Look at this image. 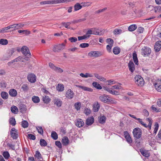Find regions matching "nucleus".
I'll use <instances>...</instances> for the list:
<instances>
[{
	"label": "nucleus",
	"instance_id": "3",
	"mask_svg": "<svg viewBox=\"0 0 161 161\" xmlns=\"http://www.w3.org/2000/svg\"><path fill=\"white\" fill-rule=\"evenodd\" d=\"M136 83L139 86H142L144 84V81L142 77L140 75H136L135 77Z\"/></svg>",
	"mask_w": 161,
	"mask_h": 161
},
{
	"label": "nucleus",
	"instance_id": "29",
	"mask_svg": "<svg viewBox=\"0 0 161 161\" xmlns=\"http://www.w3.org/2000/svg\"><path fill=\"white\" fill-rule=\"evenodd\" d=\"M2 97L4 99H7L8 98V93L5 92H3L1 93Z\"/></svg>",
	"mask_w": 161,
	"mask_h": 161
},
{
	"label": "nucleus",
	"instance_id": "59",
	"mask_svg": "<svg viewBox=\"0 0 161 161\" xmlns=\"http://www.w3.org/2000/svg\"><path fill=\"white\" fill-rule=\"evenodd\" d=\"M54 70L58 72L62 73L63 72V70L58 67L55 66V68L54 69Z\"/></svg>",
	"mask_w": 161,
	"mask_h": 161
},
{
	"label": "nucleus",
	"instance_id": "27",
	"mask_svg": "<svg viewBox=\"0 0 161 161\" xmlns=\"http://www.w3.org/2000/svg\"><path fill=\"white\" fill-rule=\"evenodd\" d=\"M74 8L75 11H77L81 9L82 7L81 5H80L79 3H77L75 5Z\"/></svg>",
	"mask_w": 161,
	"mask_h": 161
},
{
	"label": "nucleus",
	"instance_id": "36",
	"mask_svg": "<svg viewBox=\"0 0 161 161\" xmlns=\"http://www.w3.org/2000/svg\"><path fill=\"white\" fill-rule=\"evenodd\" d=\"M146 120L148 121L149 122V123L147 126L149 127L150 130L151 129V126L153 123V120L152 118H148L146 119Z\"/></svg>",
	"mask_w": 161,
	"mask_h": 161
},
{
	"label": "nucleus",
	"instance_id": "13",
	"mask_svg": "<svg viewBox=\"0 0 161 161\" xmlns=\"http://www.w3.org/2000/svg\"><path fill=\"white\" fill-rule=\"evenodd\" d=\"M99 99L101 101L105 103H108L109 97L106 95H103L100 96L99 97Z\"/></svg>",
	"mask_w": 161,
	"mask_h": 161
},
{
	"label": "nucleus",
	"instance_id": "43",
	"mask_svg": "<svg viewBox=\"0 0 161 161\" xmlns=\"http://www.w3.org/2000/svg\"><path fill=\"white\" fill-rule=\"evenodd\" d=\"M154 129L153 133L155 135L156 134L159 127V124L158 122H155L154 125Z\"/></svg>",
	"mask_w": 161,
	"mask_h": 161
},
{
	"label": "nucleus",
	"instance_id": "49",
	"mask_svg": "<svg viewBox=\"0 0 161 161\" xmlns=\"http://www.w3.org/2000/svg\"><path fill=\"white\" fill-rule=\"evenodd\" d=\"M3 155L6 159H8L10 157L8 151L4 152L3 153Z\"/></svg>",
	"mask_w": 161,
	"mask_h": 161
},
{
	"label": "nucleus",
	"instance_id": "44",
	"mask_svg": "<svg viewBox=\"0 0 161 161\" xmlns=\"http://www.w3.org/2000/svg\"><path fill=\"white\" fill-rule=\"evenodd\" d=\"M42 99L43 101L46 103H48L50 101V99L48 96H45L43 97Z\"/></svg>",
	"mask_w": 161,
	"mask_h": 161
},
{
	"label": "nucleus",
	"instance_id": "25",
	"mask_svg": "<svg viewBox=\"0 0 161 161\" xmlns=\"http://www.w3.org/2000/svg\"><path fill=\"white\" fill-rule=\"evenodd\" d=\"M57 90L59 92H62L64 90V87L63 84H58L56 87Z\"/></svg>",
	"mask_w": 161,
	"mask_h": 161
},
{
	"label": "nucleus",
	"instance_id": "38",
	"mask_svg": "<svg viewBox=\"0 0 161 161\" xmlns=\"http://www.w3.org/2000/svg\"><path fill=\"white\" fill-rule=\"evenodd\" d=\"M122 32V31L121 29H115L113 31V33L114 35L120 34Z\"/></svg>",
	"mask_w": 161,
	"mask_h": 161
},
{
	"label": "nucleus",
	"instance_id": "30",
	"mask_svg": "<svg viewBox=\"0 0 161 161\" xmlns=\"http://www.w3.org/2000/svg\"><path fill=\"white\" fill-rule=\"evenodd\" d=\"M71 23H72L71 22H62L61 24L63 26L66 28L67 29H70V27H69V26L70 25Z\"/></svg>",
	"mask_w": 161,
	"mask_h": 161
},
{
	"label": "nucleus",
	"instance_id": "28",
	"mask_svg": "<svg viewBox=\"0 0 161 161\" xmlns=\"http://www.w3.org/2000/svg\"><path fill=\"white\" fill-rule=\"evenodd\" d=\"M11 110L12 113L16 114L18 112V109L17 107L15 106H12L11 108Z\"/></svg>",
	"mask_w": 161,
	"mask_h": 161
},
{
	"label": "nucleus",
	"instance_id": "64",
	"mask_svg": "<svg viewBox=\"0 0 161 161\" xmlns=\"http://www.w3.org/2000/svg\"><path fill=\"white\" fill-rule=\"evenodd\" d=\"M55 145L59 148L62 147V145L61 143L59 141H56L55 142Z\"/></svg>",
	"mask_w": 161,
	"mask_h": 161
},
{
	"label": "nucleus",
	"instance_id": "10",
	"mask_svg": "<svg viewBox=\"0 0 161 161\" xmlns=\"http://www.w3.org/2000/svg\"><path fill=\"white\" fill-rule=\"evenodd\" d=\"M21 51L22 53L25 56L29 54L30 56H31V53L29 48L26 46H23L22 47L21 49Z\"/></svg>",
	"mask_w": 161,
	"mask_h": 161
},
{
	"label": "nucleus",
	"instance_id": "53",
	"mask_svg": "<svg viewBox=\"0 0 161 161\" xmlns=\"http://www.w3.org/2000/svg\"><path fill=\"white\" fill-rule=\"evenodd\" d=\"M74 0H57V3H60L65 2H71Z\"/></svg>",
	"mask_w": 161,
	"mask_h": 161
},
{
	"label": "nucleus",
	"instance_id": "15",
	"mask_svg": "<svg viewBox=\"0 0 161 161\" xmlns=\"http://www.w3.org/2000/svg\"><path fill=\"white\" fill-rule=\"evenodd\" d=\"M128 66L129 70L131 73H133L135 69L134 64L132 61H130L128 64Z\"/></svg>",
	"mask_w": 161,
	"mask_h": 161
},
{
	"label": "nucleus",
	"instance_id": "46",
	"mask_svg": "<svg viewBox=\"0 0 161 161\" xmlns=\"http://www.w3.org/2000/svg\"><path fill=\"white\" fill-rule=\"evenodd\" d=\"M92 3L90 2H82L80 3L82 7H88L90 6Z\"/></svg>",
	"mask_w": 161,
	"mask_h": 161
},
{
	"label": "nucleus",
	"instance_id": "2",
	"mask_svg": "<svg viewBox=\"0 0 161 161\" xmlns=\"http://www.w3.org/2000/svg\"><path fill=\"white\" fill-rule=\"evenodd\" d=\"M14 51V49L13 48L8 50V52L3 55L1 60L3 61L8 60L12 55Z\"/></svg>",
	"mask_w": 161,
	"mask_h": 161
},
{
	"label": "nucleus",
	"instance_id": "32",
	"mask_svg": "<svg viewBox=\"0 0 161 161\" xmlns=\"http://www.w3.org/2000/svg\"><path fill=\"white\" fill-rule=\"evenodd\" d=\"M137 28V26L136 25H132L128 27V30L130 31H132L135 30Z\"/></svg>",
	"mask_w": 161,
	"mask_h": 161
},
{
	"label": "nucleus",
	"instance_id": "5",
	"mask_svg": "<svg viewBox=\"0 0 161 161\" xmlns=\"http://www.w3.org/2000/svg\"><path fill=\"white\" fill-rule=\"evenodd\" d=\"M151 53V50L149 47L145 46L141 49V53L144 56H149Z\"/></svg>",
	"mask_w": 161,
	"mask_h": 161
},
{
	"label": "nucleus",
	"instance_id": "23",
	"mask_svg": "<svg viewBox=\"0 0 161 161\" xmlns=\"http://www.w3.org/2000/svg\"><path fill=\"white\" fill-rule=\"evenodd\" d=\"M54 103L58 107H59L62 105V102L60 99L55 98L54 99Z\"/></svg>",
	"mask_w": 161,
	"mask_h": 161
},
{
	"label": "nucleus",
	"instance_id": "21",
	"mask_svg": "<svg viewBox=\"0 0 161 161\" xmlns=\"http://www.w3.org/2000/svg\"><path fill=\"white\" fill-rule=\"evenodd\" d=\"M9 94L12 97H16L17 94V92L14 89H10L9 92Z\"/></svg>",
	"mask_w": 161,
	"mask_h": 161
},
{
	"label": "nucleus",
	"instance_id": "62",
	"mask_svg": "<svg viewBox=\"0 0 161 161\" xmlns=\"http://www.w3.org/2000/svg\"><path fill=\"white\" fill-rule=\"evenodd\" d=\"M69 40L71 42H75L77 40V39L75 37H71L69 38Z\"/></svg>",
	"mask_w": 161,
	"mask_h": 161
},
{
	"label": "nucleus",
	"instance_id": "40",
	"mask_svg": "<svg viewBox=\"0 0 161 161\" xmlns=\"http://www.w3.org/2000/svg\"><path fill=\"white\" fill-rule=\"evenodd\" d=\"M141 153L144 156L148 157L150 155L149 153H147V151H146L145 150H144L143 149H142L140 151Z\"/></svg>",
	"mask_w": 161,
	"mask_h": 161
},
{
	"label": "nucleus",
	"instance_id": "57",
	"mask_svg": "<svg viewBox=\"0 0 161 161\" xmlns=\"http://www.w3.org/2000/svg\"><path fill=\"white\" fill-rule=\"evenodd\" d=\"M27 137L31 140H34L36 139L35 136L31 134H28Z\"/></svg>",
	"mask_w": 161,
	"mask_h": 161
},
{
	"label": "nucleus",
	"instance_id": "26",
	"mask_svg": "<svg viewBox=\"0 0 161 161\" xmlns=\"http://www.w3.org/2000/svg\"><path fill=\"white\" fill-rule=\"evenodd\" d=\"M34 156L37 159L39 160L41 159H42V156L40 152L38 151H36L35 154L34 155Z\"/></svg>",
	"mask_w": 161,
	"mask_h": 161
},
{
	"label": "nucleus",
	"instance_id": "50",
	"mask_svg": "<svg viewBox=\"0 0 161 161\" xmlns=\"http://www.w3.org/2000/svg\"><path fill=\"white\" fill-rule=\"evenodd\" d=\"M90 36L88 35L87 36L85 35L82 36H79L78 37V39L79 41H80L83 39H85L87 38H89Z\"/></svg>",
	"mask_w": 161,
	"mask_h": 161
},
{
	"label": "nucleus",
	"instance_id": "51",
	"mask_svg": "<svg viewBox=\"0 0 161 161\" xmlns=\"http://www.w3.org/2000/svg\"><path fill=\"white\" fill-rule=\"evenodd\" d=\"M95 76L99 80H102V81H105L106 80V79L103 77L99 75L98 74H94Z\"/></svg>",
	"mask_w": 161,
	"mask_h": 161
},
{
	"label": "nucleus",
	"instance_id": "19",
	"mask_svg": "<svg viewBox=\"0 0 161 161\" xmlns=\"http://www.w3.org/2000/svg\"><path fill=\"white\" fill-rule=\"evenodd\" d=\"M61 142L64 146H67L69 143V141L68 137L65 136L63 137Z\"/></svg>",
	"mask_w": 161,
	"mask_h": 161
},
{
	"label": "nucleus",
	"instance_id": "16",
	"mask_svg": "<svg viewBox=\"0 0 161 161\" xmlns=\"http://www.w3.org/2000/svg\"><path fill=\"white\" fill-rule=\"evenodd\" d=\"M161 47V41H158L156 42L154 46V49L155 51L158 52L159 51Z\"/></svg>",
	"mask_w": 161,
	"mask_h": 161
},
{
	"label": "nucleus",
	"instance_id": "1",
	"mask_svg": "<svg viewBox=\"0 0 161 161\" xmlns=\"http://www.w3.org/2000/svg\"><path fill=\"white\" fill-rule=\"evenodd\" d=\"M65 44L64 43L54 45L53 47V51L55 53H59L64 49Z\"/></svg>",
	"mask_w": 161,
	"mask_h": 161
},
{
	"label": "nucleus",
	"instance_id": "63",
	"mask_svg": "<svg viewBox=\"0 0 161 161\" xmlns=\"http://www.w3.org/2000/svg\"><path fill=\"white\" fill-rule=\"evenodd\" d=\"M89 46V44L87 43H83L80 45V47L81 48H85L88 47Z\"/></svg>",
	"mask_w": 161,
	"mask_h": 161
},
{
	"label": "nucleus",
	"instance_id": "34",
	"mask_svg": "<svg viewBox=\"0 0 161 161\" xmlns=\"http://www.w3.org/2000/svg\"><path fill=\"white\" fill-rule=\"evenodd\" d=\"M86 20V18H84L78 19L74 20L71 21V23L73 24H75L79 23L80 22H83Z\"/></svg>",
	"mask_w": 161,
	"mask_h": 161
},
{
	"label": "nucleus",
	"instance_id": "31",
	"mask_svg": "<svg viewBox=\"0 0 161 161\" xmlns=\"http://www.w3.org/2000/svg\"><path fill=\"white\" fill-rule=\"evenodd\" d=\"M92 85L93 86L95 87V88L98 89H102V87L100 86V85L98 84L96 82H93L92 83Z\"/></svg>",
	"mask_w": 161,
	"mask_h": 161
},
{
	"label": "nucleus",
	"instance_id": "48",
	"mask_svg": "<svg viewBox=\"0 0 161 161\" xmlns=\"http://www.w3.org/2000/svg\"><path fill=\"white\" fill-rule=\"evenodd\" d=\"M8 41L6 39H2L0 40V44L2 45H6L8 43Z\"/></svg>",
	"mask_w": 161,
	"mask_h": 161
},
{
	"label": "nucleus",
	"instance_id": "4",
	"mask_svg": "<svg viewBox=\"0 0 161 161\" xmlns=\"http://www.w3.org/2000/svg\"><path fill=\"white\" fill-rule=\"evenodd\" d=\"M133 134L135 138L139 139L142 136V130L139 128H136L133 130Z\"/></svg>",
	"mask_w": 161,
	"mask_h": 161
},
{
	"label": "nucleus",
	"instance_id": "52",
	"mask_svg": "<svg viewBox=\"0 0 161 161\" xmlns=\"http://www.w3.org/2000/svg\"><path fill=\"white\" fill-rule=\"evenodd\" d=\"M74 106L75 108L77 110H79L81 108V103L80 102H77L75 104Z\"/></svg>",
	"mask_w": 161,
	"mask_h": 161
},
{
	"label": "nucleus",
	"instance_id": "17",
	"mask_svg": "<svg viewBox=\"0 0 161 161\" xmlns=\"http://www.w3.org/2000/svg\"><path fill=\"white\" fill-rule=\"evenodd\" d=\"M94 122V119L93 117H88L86 120V125H91Z\"/></svg>",
	"mask_w": 161,
	"mask_h": 161
},
{
	"label": "nucleus",
	"instance_id": "33",
	"mask_svg": "<svg viewBox=\"0 0 161 161\" xmlns=\"http://www.w3.org/2000/svg\"><path fill=\"white\" fill-rule=\"evenodd\" d=\"M32 100L35 103H38L40 102L39 98L36 96H33L32 97Z\"/></svg>",
	"mask_w": 161,
	"mask_h": 161
},
{
	"label": "nucleus",
	"instance_id": "12",
	"mask_svg": "<svg viewBox=\"0 0 161 161\" xmlns=\"http://www.w3.org/2000/svg\"><path fill=\"white\" fill-rule=\"evenodd\" d=\"M74 94L73 92L70 89H69L66 93V97L69 99H72L74 97Z\"/></svg>",
	"mask_w": 161,
	"mask_h": 161
},
{
	"label": "nucleus",
	"instance_id": "7",
	"mask_svg": "<svg viewBox=\"0 0 161 161\" xmlns=\"http://www.w3.org/2000/svg\"><path fill=\"white\" fill-rule=\"evenodd\" d=\"M156 89L159 92H161V80L158 79L153 83Z\"/></svg>",
	"mask_w": 161,
	"mask_h": 161
},
{
	"label": "nucleus",
	"instance_id": "37",
	"mask_svg": "<svg viewBox=\"0 0 161 161\" xmlns=\"http://www.w3.org/2000/svg\"><path fill=\"white\" fill-rule=\"evenodd\" d=\"M92 34L94 35H100V33L98 31L97 29L96 28H92Z\"/></svg>",
	"mask_w": 161,
	"mask_h": 161
},
{
	"label": "nucleus",
	"instance_id": "9",
	"mask_svg": "<svg viewBox=\"0 0 161 161\" xmlns=\"http://www.w3.org/2000/svg\"><path fill=\"white\" fill-rule=\"evenodd\" d=\"M10 135L13 139H16L18 136L17 130L14 128H12L10 131Z\"/></svg>",
	"mask_w": 161,
	"mask_h": 161
},
{
	"label": "nucleus",
	"instance_id": "8",
	"mask_svg": "<svg viewBox=\"0 0 161 161\" xmlns=\"http://www.w3.org/2000/svg\"><path fill=\"white\" fill-rule=\"evenodd\" d=\"M27 79L30 82L32 83H35L36 81V76L33 74H29L28 75Z\"/></svg>",
	"mask_w": 161,
	"mask_h": 161
},
{
	"label": "nucleus",
	"instance_id": "54",
	"mask_svg": "<svg viewBox=\"0 0 161 161\" xmlns=\"http://www.w3.org/2000/svg\"><path fill=\"white\" fill-rule=\"evenodd\" d=\"M22 126L24 128H27L28 126V123L26 120H23L22 122Z\"/></svg>",
	"mask_w": 161,
	"mask_h": 161
},
{
	"label": "nucleus",
	"instance_id": "42",
	"mask_svg": "<svg viewBox=\"0 0 161 161\" xmlns=\"http://www.w3.org/2000/svg\"><path fill=\"white\" fill-rule=\"evenodd\" d=\"M40 145L42 147H45L47 145L46 141L44 139H42L40 141Z\"/></svg>",
	"mask_w": 161,
	"mask_h": 161
},
{
	"label": "nucleus",
	"instance_id": "47",
	"mask_svg": "<svg viewBox=\"0 0 161 161\" xmlns=\"http://www.w3.org/2000/svg\"><path fill=\"white\" fill-rule=\"evenodd\" d=\"M9 123L13 126H14L16 124V121L15 119L13 118H11L9 120Z\"/></svg>",
	"mask_w": 161,
	"mask_h": 161
},
{
	"label": "nucleus",
	"instance_id": "14",
	"mask_svg": "<svg viewBox=\"0 0 161 161\" xmlns=\"http://www.w3.org/2000/svg\"><path fill=\"white\" fill-rule=\"evenodd\" d=\"M76 121L75 125L78 127H81L84 125V122L81 119H78L76 120Z\"/></svg>",
	"mask_w": 161,
	"mask_h": 161
},
{
	"label": "nucleus",
	"instance_id": "41",
	"mask_svg": "<svg viewBox=\"0 0 161 161\" xmlns=\"http://www.w3.org/2000/svg\"><path fill=\"white\" fill-rule=\"evenodd\" d=\"M153 9L155 13H161V6H157L154 7Z\"/></svg>",
	"mask_w": 161,
	"mask_h": 161
},
{
	"label": "nucleus",
	"instance_id": "56",
	"mask_svg": "<svg viewBox=\"0 0 161 161\" xmlns=\"http://www.w3.org/2000/svg\"><path fill=\"white\" fill-rule=\"evenodd\" d=\"M106 42H107L110 45H113L114 44V41L113 40L110 38H107L106 39Z\"/></svg>",
	"mask_w": 161,
	"mask_h": 161
},
{
	"label": "nucleus",
	"instance_id": "45",
	"mask_svg": "<svg viewBox=\"0 0 161 161\" xmlns=\"http://www.w3.org/2000/svg\"><path fill=\"white\" fill-rule=\"evenodd\" d=\"M21 88L24 92H27L29 90V87L27 84L23 85Z\"/></svg>",
	"mask_w": 161,
	"mask_h": 161
},
{
	"label": "nucleus",
	"instance_id": "35",
	"mask_svg": "<svg viewBox=\"0 0 161 161\" xmlns=\"http://www.w3.org/2000/svg\"><path fill=\"white\" fill-rule=\"evenodd\" d=\"M51 137L54 140H57L58 138V135L57 133L54 131H52L51 135Z\"/></svg>",
	"mask_w": 161,
	"mask_h": 161
},
{
	"label": "nucleus",
	"instance_id": "61",
	"mask_svg": "<svg viewBox=\"0 0 161 161\" xmlns=\"http://www.w3.org/2000/svg\"><path fill=\"white\" fill-rule=\"evenodd\" d=\"M151 108L153 110L156 112H159L161 111V110L160 108L158 109L154 105H152L151 107Z\"/></svg>",
	"mask_w": 161,
	"mask_h": 161
},
{
	"label": "nucleus",
	"instance_id": "6",
	"mask_svg": "<svg viewBox=\"0 0 161 161\" xmlns=\"http://www.w3.org/2000/svg\"><path fill=\"white\" fill-rule=\"evenodd\" d=\"M103 55V53L100 51H92L88 53V56L91 57L97 58L100 57Z\"/></svg>",
	"mask_w": 161,
	"mask_h": 161
},
{
	"label": "nucleus",
	"instance_id": "11",
	"mask_svg": "<svg viewBox=\"0 0 161 161\" xmlns=\"http://www.w3.org/2000/svg\"><path fill=\"white\" fill-rule=\"evenodd\" d=\"M124 134L125 136V137L126 139V141L129 143H131L132 142V141L128 131H124Z\"/></svg>",
	"mask_w": 161,
	"mask_h": 161
},
{
	"label": "nucleus",
	"instance_id": "20",
	"mask_svg": "<svg viewBox=\"0 0 161 161\" xmlns=\"http://www.w3.org/2000/svg\"><path fill=\"white\" fill-rule=\"evenodd\" d=\"M100 108V104L98 102L95 103L93 106V111L94 112H98Z\"/></svg>",
	"mask_w": 161,
	"mask_h": 161
},
{
	"label": "nucleus",
	"instance_id": "39",
	"mask_svg": "<svg viewBox=\"0 0 161 161\" xmlns=\"http://www.w3.org/2000/svg\"><path fill=\"white\" fill-rule=\"evenodd\" d=\"M106 118L104 116H102L100 117L99 119V122L101 124H103L105 122Z\"/></svg>",
	"mask_w": 161,
	"mask_h": 161
},
{
	"label": "nucleus",
	"instance_id": "22",
	"mask_svg": "<svg viewBox=\"0 0 161 161\" xmlns=\"http://www.w3.org/2000/svg\"><path fill=\"white\" fill-rule=\"evenodd\" d=\"M134 62L136 65L138 64V61L137 58V54L136 52H134L132 54Z\"/></svg>",
	"mask_w": 161,
	"mask_h": 161
},
{
	"label": "nucleus",
	"instance_id": "18",
	"mask_svg": "<svg viewBox=\"0 0 161 161\" xmlns=\"http://www.w3.org/2000/svg\"><path fill=\"white\" fill-rule=\"evenodd\" d=\"M40 4H57V0H52V1H46L41 2L40 3Z\"/></svg>",
	"mask_w": 161,
	"mask_h": 161
},
{
	"label": "nucleus",
	"instance_id": "58",
	"mask_svg": "<svg viewBox=\"0 0 161 161\" xmlns=\"http://www.w3.org/2000/svg\"><path fill=\"white\" fill-rule=\"evenodd\" d=\"M7 146L13 150H15V146L9 143L7 144Z\"/></svg>",
	"mask_w": 161,
	"mask_h": 161
},
{
	"label": "nucleus",
	"instance_id": "60",
	"mask_svg": "<svg viewBox=\"0 0 161 161\" xmlns=\"http://www.w3.org/2000/svg\"><path fill=\"white\" fill-rule=\"evenodd\" d=\"M9 27L10 29H14L13 30H12V31H14L18 29V28H17L16 24H13V25H9Z\"/></svg>",
	"mask_w": 161,
	"mask_h": 161
},
{
	"label": "nucleus",
	"instance_id": "24",
	"mask_svg": "<svg viewBox=\"0 0 161 161\" xmlns=\"http://www.w3.org/2000/svg\"><path fill=\"white\" fill-rule=\"evenodd\" d=\"M113 52L114 54L117 55L120 53V49L118 47H115L113 48Z\"/></svg>",
	"mask_w": 161,
	"mask_h": 161
},
{
	"label": "nucleus",
	"instance_id": "55",
	"mask_svg": "<svg viewBox=\"0 0 161 161\" xmlns=\"http://www.w3.org/2000/svg\"><path fill=\"white\" fill-rule=\"evenodd\" d=\"M37 130L38 132L41 135H42L43 133V131L42 127L41 126H38L36 127Z\"/></svg>",
	"mask_w": 161,
	"mask_h": 161
}]
</instances>
